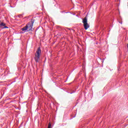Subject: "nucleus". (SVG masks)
Listing matches in <instances>:
<instances>
[{"instance_id": "7ed1b4c3", "label": "nucleus", "mask_w": 128, "mask_h": 128, "mask_svg": "<svg viewBox=\"0 0 128 128\" xmlns=\"http://www.w3.org/2000/svg\"><path fill=\"white\" fill-rule=\"evenodd\" d=\"M34 21L32 20L30 22L28 23L26 26H27V29L28 30V32H30L32 30V26H34Z\"/></svg>"}, {"instance_id": "f03ea898", "label": "nucleus", "mask_w": 128, "mask_h": 128, "mask_svg": "<svg viewBox=\"0 0 128 128\" xmlns=\"http://www.w3.org/2000/svg\"><path fill=\"white\" fill-rule=\"evenodd\" d=\"M82 23L84 24V30H86L90 28V24H88V18L86 17L82 19Z\"/></svg>"}, {"instance_id": "0eeeda50", "label": "nucleus", "mask_w": 128, "mask_h": 128, "mask_svg": "<svg viewBox=\"0 0 128 128\" xmlns=\"http://www.w3.org/2000/svg\"><path fill=\"white\" fill-rule=\"evenodd\" d=\"M18 18H22L24 16H22V14H20L18 16Z\"/></svg>"}, {"instance_id": "f257e3e1", "label": "nucleus", "mask_w": 128, "mask_h": 128, "mask_svg": "<svg viewBox=\"0 0 128 128\" xmlns=\"http://www.w3.org/2000/svg\"><path fill=\"white\" fill-rule=\"evenodd\" d=\"M42 54V50H40V48H38L37 50L36 51V53L35 54V56L34 57V59L36 62H38V60H40V54Z\"/></svg>"}, {"instance_id": "20e7f679", "label": "nucleus", "mask_w": 128, "mask_h": 128, "mask_svg": "<svg viewBox=\"0 0 128 128\" xmlns=\"http://www.w3.org/2000/svg\"><path fill=\"white\" fill-rule=\"evenodd\" d=\"M21 30L22 32H28V26H26L21 28Z\"/></svg>"}, {"instance_id": "6e6552de", "label": "nucleus", "mask_w": 128, "mask_h": 128, "mask_svg": "<svg viewBox=\"0 0 128 128\" xmlns=\"http://www.w3.org/2000/svg\"><path fill=\"white\" fill-rule=\"evenodd\" d=\"M2 28H8V27L4 26V27Z\"/></svg>"}, {"instance_id": "9d476101", "label": "nucleus", "mask_w": 128, "mask_h": 128, "mask_svg": "<svg viewBox=\"0 0 128 128\" xmlns=\"http://www.w3.org/2000/svg\"><path fill=\"white\" fill-rule=\"evenodd\" d=\"M70 94H72V92H70Z\"/></svg>"}, {"instance_id": "423d86ee", "label": "nucleus", "mask_w": 128, "mask_h": 128, "mask_svg": "<svg viewBox=\"0 0 128 128\" xmlns=\"http://www.w3.org/2000/svg\"><path fill=\"white\" fill-rule=\"evenodd\" d=\"M52 128V124H50V123H49L48 126V128Z\"/></svg>"}, {"instance_id": "1a4fd4ad", "label": "nucleus", "mask_w": 128, "mask_h": 128, "mask_svg": "<svg viewBox=\"0 0 128 128\" xmlns=\"http://www.w3.org/2000/svg\"><path fill=\"white\" fill-rule=\"evenodd\" d=\"M127 48H128V44H127Z\"/></svg>"}, {"instance_id": "39448f33", "label": "nucleus", "mask_w": 128, "mask_h": 128, "mask_svg": "<svg viewBox=\"0 0 128 128\" xmlns=\"http://www.w3.org/2000/svg\"><path fill=\"white\" fill-rule=\"evenodd\" d=\"M6 26V23L4 22H1L0 24V28H2V26Z\"/></svg>"}]
</instances>
